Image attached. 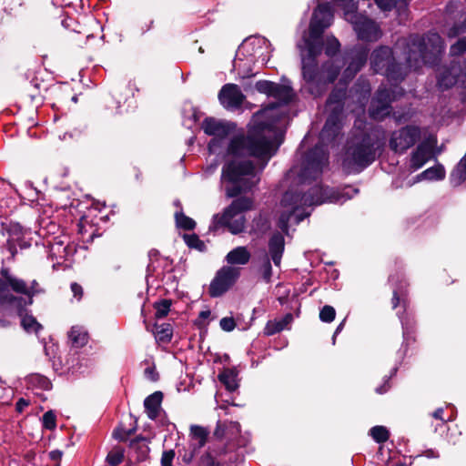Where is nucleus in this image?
Segmentation results:
<instances>
[{"instance_id": "nucleus-56", "label": "nucleus", "mask_w": 466, "mask_h": 466, "mask_svg": "<svg viewBox=\"0 0 466 466\" xmlns=\"http://www.w3.org/2000/svg\"><path fill=\"white\" fill-rule=\"evenodd\" d=\"M336 310L332 306L325 305L319 311V319L323 322L329 323L334 320Z\"/></svg>"}, {"instance_id": "nucleus-10", "label": "nucleus", "mask_w": 466, "mask_h": 466, "mask_svg": "<svg viewBox=\"0 0 466 466\" xmlns=\"http://www.w3.org/2000/svg\"><path fill=\"white\" fill-rule=\"evenodd\" d=\"M352 15L354 17L352 24L358 38L367 42L377 41L380 36V31L376 22L357 12Z\"/></svg>"}, {"instance_id": "nucleus-35", "label": "nucleus", "mask_w": 466, "mask_h": 466, "mask_svg": "<svg viewBox=\"0 0 466 466\" xmlns=\"http://www.w3.org/2000/svg\"><path fill=\"white\" fill-rule=\"evenodd\" d=\"M231 184V187H226V195L228 198H238L240 194L251 190L254 187V183L250 179H244L243 182Z\"/></svg>"}, {"instance_id": "nucleus-63", "label": "nucleus", "mask_w": 466, "mask_h": 466, "mask_svg": "<svg viewBox=\"0 0 466 466\" xmlns=\"http://www.w3.org/2000/svg\"><path fill=\"white\" fill-rule=\"evenodd\" d=\"M359 72H355V67H353V66H350V64L347 66V67L344 69L343 71V74H342V79L346 80V81H350L352 80L355 76L358 74Z\"/></svg>"}, {"instance_id": "nucleus-54", "label": "nucleus", "mask_w": 466, "mask_h": 466, "mask_svg": "<svg viewBox=\"0 0 466 466\" xmlns=\"http://www.w3.org/2000/svg\"><path fill=\"white\" fill-rule=\"evenodd\" d=\"M466 52V37L459 38L450 48L451 56H459Z\"/></svg>"}, {"instance_id": "nucleus-50", "label": "nucleus", "mask_w": 466, "mask_h": 466, "mask_svg": "<svg viewBox=\"0 0 466 466\" xmlns=\"http://www.w3.org/2000/svg\"><path fill=\"white\" fill-rule=\"evenodd\" d=\"M344 98H345V92L343 90H333L329 94V96L327 99V104L328 105L337 104L339 106V108L336 107L335 109L340 113L341 109H342Z\"/></svg>"}, {"instance_id": "nucleus-22", "label": "nucleus", "mask_w": 466, "mask_h": 466, "mask_svg": "<svg viewBox=\"0 0 466 466\" xmlns=\"http://www.w3.org/2000/svg\"><path fill=\"white\" fill-rule=\"evenodd\" d=\"M285 250V238L282 233L275 231L268 240V252L275 266L279 267Z\"/></svg>"}, {"instance_id": "nucleus-32", "label": "nucleus", "mask_w": 466, "mask_h": 466, "mask_svg": "<svg viewBox=\"0 0 466 466\" xmlns=\"http://www.w3.org/2000/svg\"><path fill=\"white\" fill-rule=\"evenodd\" d=\"M234 215L227 207L222 213H217L212 218V223L209 226V231H217L220 228H228Z\"/></svg>"}, {"instance_id": "nucleus-62", "label": "nucleus", "mask_w": 466, "mask_h": 466, "mask_svg": "<svg viewBox=\"0 0 466 466\" xmlns=\"http://www.w3.org/2000/svg\"><path fill=\"white\" fill-rule=\"evenodd\" d=\"M226 430V424L218 420L213 432L214 437L219 441L222 440L225 437Z\"/></svg>"}, {"instance_id": "nucleus-25", "label": "nucleus", "mask_w": 466, "mask_h": 466, "mask_svg": "<svg viewBox=\"0 0 466 466\" xmlns=\"http://www.w3.org/2000/svg\"><path fill=\"white\" fill-rule=\"evenodd\" d=\"M146 329L155 334L156 339L161 343H169L173 337V327L169 323H163L158 325L157 322L150 328L147 321L145 319Z\"/></svg>"}, {"instance_id": "nucleus-2", "label": "nucleus", "mask_w": 466, "mask_h": 466, "mask_svg": "<svg viewBox=\"0 0 466 466\" xmlns=\"http://www.w3.org/2000/svg\"><path fill=\"white\" fill-rule=\"evenodd\" d=\"M385 147L377 134L360 131L355 134L346 149L342 167L347 173H359L370 166Z\"/></svg>"}, {"instance_id": "nucleus-49", "label": "nucleus", "mask_w": 466, "mask_h": 466, "mask_svg": "<svg viewBox=\"0 0 466 466\" xmlns=\"http://www.w3.org/2000/svg\"><path fill=\"white\" fill-rule=\"evenodd\" d=\"M135 424H137V422H135ZM136 431L137 425L128 430H125L122 426H119L114 430L113 437L119 441L125 442L131 435L135 434Z\"/></svg>"}, {"instance_id": "nucleus-36", "label": "nucleus", "mask_w": 466, "mask_h": 466, "mask_svg": "<svg viewBox=\"0 0 466 466\" xmlns=\"http://www.w3.org/2000/svg\"><path fill=\"white\" fill-rule=\"evenodd\" d=\"M450 180L453 187H458L466 180V154L451 171Z\"/></svg>"}, {"instance_id": "nucleus-60", "label": "nucleus", "mask_w": 466, "mask_h": 466, "mask_svg": "<svg viewBox=\"0 0 466 466\" xmlns=\"http://www.w3.org/2000/svg\"><path fill=\"white\" fill-rule=\"evenodd\" d=\"M176 456L174 450L164 451L161 456V466H173V460Z\"/></svg>"}, {"instance_id": "nucleus-13", "label": "nucleus", "mask_w": 466, "mask_h": 466, "mask_svg": "<svg viewBox=\"0 0 466 466\" xmlns=\"http://www.w3.org/2000/svg\"><path fill=\"white\" fill-rule=\"evenodd\" d=\"M339 112L333 109L326 119L323 128L319 133V142L326 147L334 143L341 130Z\"/></svg>"}, {"instance_id": "nucleus-24", "label": "nucleus", "mask_w": 466, "mask_h": 466, "mask_svg": "<svg viewBox=\"0 0 466 466\" xmlns=\"http://www.w3.org/2000/svg\"><path fill=\"white\" fill-rule=\"evenodd\" d=\"M163 399L164 394L160 390L153 392L145 399V411L150 420H155L159 416Z\"/></svg>"}, {"instance_id": "nucleus-30", "label": "nucleus", "mask_w": 466, "mask_h": 466, "mask_svg": "<svg viewBox=\"0 0 466 466\" xmlns=\"http://www.w3.org/2000/svg\"><path fill=\"white\" fill-rule=\"evenodd\" d=\"M380 74L384 75L388 80L395 82H400L405 77L403 66L396 61L395 57L385 66V70Z\"/></svg>"}, {"instance_id": "nucleus-51", "label": "nucleus", "mask_w": 466, "mask_h": 466, "mask_svg": "<svg viewBox=\"0 0 466 466\" xmlns=\"http://www.w3.org/2000/svg\"><path fill=\"white\" fill-rule=\"evenodd\" d=\"M124 451L116 449L108 452L106 461L110 466H118L124 461Z\"/></svg>"}, {"instance_id": "nucleus-21", "label": "nucleus", "mask_w": 466, "mask_h": 466, "mask_svg": "<svg viewBox=\"0 0 466 466\" xmlns=\"http://www.w3.org/2000/svg\"><path fill=\"white\" fill-rule=\"evenodd\" d=\"M425 41L427 44V62L433 66L440 61V55L443 51V40L438 33L430 32L427 34Z\"/></svg>"}, {"instance_id": "nucleus-42", "label": "nucleus", "mask_w": 466, "mask_h": 466, "mask_svg": "<svg viewBox=\"0 0 466 466\" xmlns=\"http://www.w3.org/2000/svg\"><path fill=\"white\" fill-rule=\"evenodd\" d=\"M69 339L76 348H82L87 343V334L80 329L73 327L69 332Z\"/></svg>"}, {"instance_id": "nucleus-8", "label": "nucleus", "mask_w": 466, "mask_h": 466, "mask_svg": "<svg viewBox=\"0 0 466 466\" xmlns=\"http://www.w3.org/2000/svg\"><path fill=\"white\" fill-rule=\"evenodd\" d=\"M255 165L251 160H230L222 167V179L228 183L243 182L247 176H255Z\"/></svg>"}, {"instance_id": "nucleus-41", "label": "nucleus", "mask_w": 466, "mask_h": 466, "mask_svg": "<svg viewBox=\"0 0 466 466\" xmlns=\"http://www.w3.org/2000/svg\"><path fill=\"white\" fill-rule=\"evenodd\" d=\"M183 239L187 246L189 248L196 249L199 252H206L208 248L203 240L199 238V237L193 233V234H184Z\"/></svg>"}, {"instance_id": "nucleus-33", "label": "nucleus", "mask_w": 466, "mask_h": 466, "mask_svg": "<svg viewBox=\"0 0 466 466\" xmlns=\"http://www.w3.org/2000/svg\"><path fill=\"white\" fill-rule=\"evenodd\" d=\"M445 175L446 172L444 167L441 164H438L435 165L434 167L427 168L426 170L417 175L416 180H442L444 179Z\"/></svg>"}, {"instance_id": "nucleus-37", "label": "nucleus", "mask_w": 466, "mask_h": 466, "mask_svg": "<svg viewBox=\"0 0 466 466\" xmlns=\"http://www.w3.org/2000/svg\"><path fill=\"white\" fill-rule=\"evenodd\" d=\"M253 206V201L248 197L236 198L230 205L228 206L231 213L236 217L238 214L250 210Z\"/></svg>"}, {"instance_id": "nucleus-64", "label": "nucleus", "mask_w": 466, "mask_h": 466, "mask_svg": "<svg viewBox=\"0 0 466 466\" xmlns=\"http://www.w3.org/2000/svg\"><path fill=\"white\" fill-rule=\"evenodd\" d=\"M63 451L60 450L51 451L48 454L49 459L56 462L55 466H61V460L63 457Z\"/></svg>"}, {"instance_id": "nucleus-48", "label": "nucleus", "mask_w": 466, "mask_h": 466, "mask_svg": "<svg viewBox=\"0 0 466 466\" xmlns=\"http://www.w3.org/2000/svg\"><path fill=\"white\" fill-rule=\"evenodd\" d=\"M258 270L262 276L263 280L266 283H270L272 278V266L270 258L267 255L264 257Z\"/></svg>"}, {"instance_id": "nucleus-14", "label": "nucleus", "mask_w": 466, "mask_h": 466, "mask_svg": "<svg viewBox=\"0 0 466 466\" xmlns=\"http://www.w3.org/2000/svg\"><path fill=\"white\" fill-rule=\"evenodd\" d=\"M246 96L236 84H226L218 93V100L226 108H239Z\"/></svg>"}, {"instance_id": "nucleus-15", "label": "nucleus", "mask_w": 466, "mask_h": 466, "mask_svg": "<svg viewBox=\"0 0 466 466\" xmlns=\"http://www.w3.org/2000/svg\"><path fill=\"white\" fill-rule=\"evenodd\" d=\"M29 306L30 305H23L21 308L18 303H7L1 307L15 310L16 315L21 319L22 328L26 332L38 334L43 329V326L32 314L28 313L27 307Z\"/></svg>"}, {"instance_id": "nucleus-38", "label": "nucleus", "mask_w": 466, "mask_h": 466, "mask_svg": "<svg viewBox=\"0 0 466 466\" xmlns=\"http://www.w3.org/2000/svg\"><path fill=\"white\" fill-rule=\"evenodd\" d=\"M456 83V76L448 68L441 72L437 77V86L442 91L451 88Z\"/></svg>"}, {"instance_id": "nucleus-58", "label": "nucleus", "mask_w": 466, "mask_h": 466, "mask_svg": "<svg viewBox=\"0 0 466 466\" xmlns=\"http://www.w3.org/2000/svg\"><path fill=\"white\" fill-rule=\"evenodd\" d=\"M219 326L222 330L230 332L235 329L237 323L233 317H224L220 319Z\"/></svg>"}, {"instance_id": "nucleus-55", "label": "nucleus", "mask_w": 466, "mask_h": 466, "mask_svg": "<svg viewBox=\"0 0 466 466\" xmlns=\"http://www.w3.org/2000/svg\"><path fill=\"white\" fill-rule=\"evenodd\" d=\"M129 447L137 453L138 461H144L148 458L150 452L148 443H137V445Z\"/></svg>"}, {"instance_id": "nucleus-7", "label": "nucleus", "mask_w": 466, "mask_h": 466, "mask_svg": "<svg viewBox=\"0 0 466 466\" xmlns=\"http://www.w3.org/2000/svg\"><path fill=\"white\" fill-rule=\"evenodd\" d=\"M420 137L419 127L408 125L394 132L390 139V147L392 151L403 154L413 147Z\"/></svg>"}, {"instance_id": "nucleus-9", "label": "nucleus", "mask_w": 466, "mask_h": 466, "mask_svg": "<svg viewBox=\"0 0 466 466\" xmlns=\"http://www.w3.org/2000/svg\"><path fill=\"white\" fill-rule=\"evenodd\" d=\"M332 16L329 3L319 4L314 9L309 26V37L321 39L323 33L329 26V18Z\"/></svg>"}, {"instance_id": "nucleus-5", "label": "nucleus", "mask_w": 466, "mask_h": 466, "mask_svg": "<svg viewBox=\"0 0 466 466\" xmlns=\"http://www.w3.org/2000/svg\"><path fill=\"white\" fill-rule=\"evenodd\" d=\"M256 90L260 94L276 98L277 102L269 103L265 110H274L281 106L289 105L294 98L295 94L290 86L283 85L269 80H258L255 84Z\"/></svg>"}, {"instance_id": "nucleus-6", "label": "nucleus", "mask_w": 466, "mask_h": 466, "mask_svg": "<svg viewBox=\"0 0 466 466\" xmlns=\"http://www.w3.org/2000/svg\"><path fill=\"white\" fill-rule=\"evenodd\" d=\"M240 270L231 266H223L219 268L211 280L208 288V295L211 298H219L227 293L238 281Z\"/></svg>"}, {"instance_id": "nucleus-31", "label": "nucleus", "mask_w": 466, "mask_h": 466, "mask_svg": "<svg viewBox=\"0 0 466 466\" xmlns=\"http://www.w3.org/2000/svg\"><path fill=\"white\" fill-rule=\"evenodd\" d=\"M402 327L403 344L408 347L410 342H414L415 339V321L410 317H400Z\"/></svg>"}, {"instance_id": "nucleus-39", "label": "nucleus", "mask_w": 466, "mask_h": 466, "mask_svg": "<svg viewBox=\"0 0 466 466\" xmlns=\"http://www.w3.org/2000/svg\"><path fill=\"white\" fill-rule=\"evenodd\" d=\"M190 435L192 436L193 439L198 441V448L201 449L208 442L209 431L207 428L200 425H192L190 427Z\"/></svg>"}, {"instance_id": "nucleus-23", "label": "nucleus", "mask_w": 466, "mask_h": 466, "mask_svg": "<svg viewBox=\"0 0 466 466\" xmlns=\"http://www.w3.org/2000/svg\"><path fill=\"white\" fill-rule=\"evenodd\" d=\"M370 48L365 46H356L346 53L349 64L355 67V72H360L366 65Z\"/></svg>"}, {"instance_id": "nucleus-53", "label": "nucleus", "mask_w": 466, "mask_h": 466, "mask_svg": "<svg viewBox=\"0 0 466 466\" xmlns=\"http://www.w3.org/2000/svg\"><path fill=\"white\" fill-rule=\"evenodd\" d=\"M406 297H407V295L404 292L400 291L396 289H393L392 298H391L392 309H395L399 306H401L403 308V309L405 310L406 306H407Z\"/></svg>"}, {"instance_id": "nucleus-27", "label": "nucleus", "mask_w": 466, "mask_h": 466, "mask_svg": "<svg viewBox=\"0 0 466 466\" xmlns=\"http://www.w3.org/2000/svg\"><path fill=\"white\" fill-rule=\"evenodd\" d=\"M237 376L238 370L236 368H224L218 375V379L225 386L227 390L233 392L238 388Z\"/></svg>"}, {"instance_id": "nucleus-4", "label": "nucleus", "mask_w": 466, "mask_h": 466, "mask_svg": "<svg viewBox=\"0 0 466 466\" xmlns=\"http://www.w3.org/2000/svg\"><path fill=\"white\" fill-rule=\"evenodd\" d=\"M329 154L324 145L317 143L304 155L299 177L301 180H316L322 173L324 167L329 165Z\"/></svg>"}, {"instance_id": "nucleus-18", "label": "nucleus", "mask_w": 466, "mask_h": 466, "mask_svg": "<svg viewBox=\"0 0 466 466\" xmlns=\"http://www.w3.org/2000/svg\"><path fill=\"white\" fill-rule=\"evenodd\" d=\"M390 92L387 88H379L372 97L370 105V114L373 118L384 116L390 107Z\"/></svg>"}, {"instance_id": "nucleus-11", "label": "nucleus", "mask_w": 466, "mask_h": 466, "mask_svg": "<svg viewBox=\"0 0 466 466\" xmlns=\"http://www.w3.org/2000/svg\"><path fill=\"white\" fill-rule=\"evenodd\" d=\"M24 289L20 291H15V294H5L2 296L5 302L18 303L22 308L23 305H33L34 297L37 294L43 293L44 289L40 287L39 283L34 279L30 285L23 279Z\"/></svg>"}, {"instance_id": "nucleus-44", "label": "nucleus", "mask_w": 466, "mask_h": 466, "mask_svg": "<svg viewBox=\"0 0 466 466\" xmlns=\"http://www.w3.org/2000/svg\"><path fill=\"white\" fill-rule=\"evenodd\" d=\"M171 299H162L158 301H156L153 305L155 309V318L156 319H163L167 316L170 311L171 307Z\"/></svg>"}, {"instance_id": "nucleus-57", "label": "nucleus", "mask_w": 466, "mask_h": 466, "mask_svg": "<svg viewBox=\"0 0 466 466\" xmlns=\"http://www.w3.org/2000/svg\"><path fill=\"white\" fill-rule=\"evenodd\" d=\"M283 330V326L277 320H268L264 328V334L272 336Z\"/></svg>"}, {"instance_id": "nucleus-20", "label": "nucleus", "mask_w": 466, "mask_h": 466, "mask_svg": "<svg viewBox=\"0 0 466 466\" xmlns=\"http://www.w3.org/2000/svg\"><path fill=\"white\" fill-rule=\"evenodd\" d=\"M392 49L386 46H380L374 49L370 56V65L376 74L382 73L385 66L393 60Z\"/></svg>"}, {"instance_id": "nucleus-40", "label": "nucleus", "mask_w": 466, "mask_h": 466, "mask_svg": "<svg viewBox=\"0 0 466 466\" xmlns=\"http://www.w3.org/2000/svg\"><path fill=\"white\" fill-rule=\"evenodd\" d=\"M120 91L118 88H115L112 93L104 98V106L106 108L111 109L116 114H120L121 99L118 98Z\"/></svg>"}, {"instance_id": "nucleus-45", "label": "nucleus", "mask_w": 466, "mask_h": 466, "mask_svg": "<svg viewBox=\"0 0 466 466\" xmlns=\"http://www.w3.org/2000/svg\"><path fill=\"white\" fill-rule=\"evenodd\" d=\"M295 210L282 211L278 218L277 226L282 231V233L288 235L289 229V221L293 217Z\"/></svg>"}, {"instance_id": "nucleus-47", "label": "nucleus", "mask_w": 466, "mask_h": 466, "mask_svg": "<svg viewBox=\"0 0 466 466\" xmlns=\"http://www.w3.org/2000/svg\"><path fill=\"white\" fill-rule=\"evenodd\" d=\"M339 49H340V43L335 36L327 38L324 51L328 56H329V57L335 56L339 52Z\"/></svg>"}, {"instance_id": "nucleus-28", "label": "nucleus", "mask_w": 466, "mask_h": 466, "mask_svg": "<svg viewBox=\"0 0 466 466\" xmlns=\"http://www.w3.org/2000/svg\"><path fill=\"white\" fill-rule=\"evenodd\" d=\"M324 65L326 66V67L325 69H323L322 72L321 78L323 81H320L319 90H317L316 92L313 89L311 90V94L316 96H321L326 90L327 86L329 84L333 83L337 79L339 75V71L335 67H333L331 64L325 63Z\"/></svg>"}, {"instance_id": "nucleus-17", "label": "nucleus", "mask_w": 466, "mask_h": 466, "mask_svg": "<svg viewBox=\"0 0 466 466\" xmlns=\"http://www.w3.org/2000/svg\"><path fill=\"white\" fill-rule=\"evenodd\" d=\"M326 66H319L318 61L302 60V76L307 84L310 85V91L313 89L315 92L319 90L320 81L322 80V72Z\"/></svg>"}, {"instance_id": "nucleus-59", "label": "nucleus", "mask_w": 466, "mask_h": 466, "mask_svg": "<svg viewBox=\"0 0 466 466\" xmlns=\"http://www.w3.org/2000/svg\"><path fill=\"white\" fill-rule=\"evenodd\" d=\"M228 229L234 235L243 232L245 229L244 218L236 219L233 222L230 221L229 225L228 226Z\"/></svg>"}, {"instance_id": "nucleus-19", "label": "nucleus", "mask_w": 466, "mask_h": 466, "mask_svg": "<svg viewBox=\"0 0 466 466\" xmlns=\"http://www.w3.org/2000/svg\"><path fill=\"white\" fill-rule=\"evenodd\" d=\"M2 278H0V306L7 304L2 299V296L5 294H12L9 289L13 292L20 291L24 289L23 279L12 276L9 273L8 268H2Z\"/></svg>"}, {"instance_id": "nucleus-29", "label": "nucleus", "mask_w": 466, "mask_h": 466, "mask_svg": "<svg viewBox=\"0 0 466 466\" xmlns=\"http://www.w3.org/2000/svg\"><path fill=\"white\" fill-rule=\"evenodd\" d=\"M250 257L246 247H237L228 253L226 260L230 265H245L249 261Z\"/></svg>"}, {"instance_id": "nucleus-26", "label": "nucleus", "mask_w": 466, "mask_h": 466, "mask_svg": "<svg viewBox=\"0 0 466 466\" xmlns=\"http://www.w3.org/2000/svg\"><path fill=\"white\" fill-rule=\"evenodd\" d=\"M430 158V148L424 144H420L411 153L410 167L413 171L420 169Z\"/></svg>"}, {"instance_id": "nucleus-52", "label": "nucleus", "mask_w": 466, "mask_h": 466, "mask_svg": "<svg viewBox=\"0 0 466 466\" xmlns=\"http://www.w3.org/2000/svg\"><path fill=\"white\" fill-rule=\"evenodd\" d=\"M43 428L48 431H54L56 428V415L50 410L44 413L42 417Z\"/></svg>"}, {"instance_id": "nucleus-3", "label": "nucleus", "mask_w": 466, "mask_h": 466, "mask_svg": "<svg viewBox=\"0 0 466 466\" xmlns=\"http://www.w3.org/2000/svg\"><path fill=\"white\" fill-rule=\"evenodd\" d=\"M343 198L341 194L329 187L314 186L308 191H286L283 195L281 205L290 207L295 210L294 217L296 224H299L306 218L310 216L309 212L304 210V207L321 205L324 202L336 203Z\"/></svg>"}, {"instance_id": "nucleus-1", "label": "nucleus", "mask_w": 466, "mask_h": 466, "mask_svg": "<svg viewBox=\"0 0 466 466\" xmlns=\"http://www.w3.org/2000/svg\"><path fill=\"white\" fill-rule=\"evenodd\" d=\"M282 142L283 135L273 122L255 120L246 135L230 140L228 152L233 157L247 155L263 161L266 165L277 153Z\"/></svg>"}, {"instance_id": "nucleus-12", "label": "nucleus", "mask_w": 466, "mask_h": 466, "mask_svg": "<svg viewBox=\"0 0 466 466\" xmlns=\"http://www.w3.org/2000/svg\"><path fill=\"white\" fill-rule=\"evenodd\" d=\"M427 44L423 36L416 35L412 37L408 46L406 52V60L410 66H417L420 63L429 65L427 62Z\"/></svg>"}, {"instance_id": "nucleus-43", "label": "nucleus", "mask_w": 466, "mask_h": 466, "mask_svg": "<svg viewBox=\"0 0 466 466\" xmlns=\"http://www.w3.org/2000/svg\"><path fill=\"white\" fill-rule=\"evenodd\" d=\"M176 226L184 230H193L196 228V221L185 215L183 212H176Z\"/></svg>"}, {"instance_id": "nucleus-16", "label": "nucleus", "mask_w": 466, "mask_h": 466, "mask_svg": "<svg viewBox=\"0 0 466 466\" xmlns=\"http://www.w3.org/2000/svg\"><path fill=\"white\" fill-rule=\"evenodd\" d=\"M201 128L208 136L225 138L234 131L236 124L232 122H223L214 117L208 116L203 120Z\"/></svg>"}, {"instance_id": "nucleus-61", "label": "nucleus", "mask_w": 466, "mask_h": 466, "mask_svg": "<svg viewBox=\"0 0 466 466\" xmlns=\"http://www.w3.org/2000/svg\"><path fill=\"white\" fill-rule=\"evenodd\" d=\"M375 3L382 11H390L396 5V0H375Z\"/></svg>"}, {"instance_id": "nucleus-34", "label": "nucleus", "mask_w": 466, "mask_h": 466, "mask_svg": "<svg viewBox=\"0 0 466 466\" xmlns=\"http://www.w3.org/2000/svg\"><path fill=\"white\" fill-rule=\"evenodd\" d=\"M307 56L302 57V60L318 61V56L323 50V42L321 39L309 38L306 40Z\"/></svg>"}, {"instance_id": "nucleus-46", "label": "nucleus", "mask_w": 466, "mask_h": 466, "mask_svg": "<svg viewBox=\"0 0 466 466\" xmlns=\"http://www.w3.org/2000/svg\"><path fill=\"white\" fill-rule=\"evenodd\" d=\"M370 434L377 443H384L390 438V432L384 426H374L370 429Z\"/></svg>"}]
</instances>
